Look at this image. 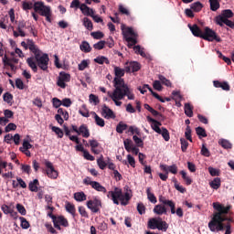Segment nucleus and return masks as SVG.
Instances as JSON below:
<instances>
[{
    "label": "nucleus",
    "instance_id": "nucleus-1",
    "mask_svg": "<svg viewBox=\"0 0 234 234\" xmlns=\"http://www.w3.org/2000/svg\"><path fill=\"white\" fill-rule=\"evenodd\" d=\"M113 71L115 78L113 80V91H108V96L112 100V101L115 103L116 107H122V101L121 100H123L125 96H127L128 100H134V93H133V90L127 84H125V81L123 80V76H125V66L124 69H122L118 66L113 67Z\"/></svg>",
    "mask_w": 234,
    "mask_h": 234
},
{
    "label": "nucleus",
    "instance_id": "nucleus-2",
    "mask_svg": "<svg viewBox=\"0 0 234 234\" xmlns=\"http://www.w3.org/2000/svg\"><path fill=\"white\" fill-rule=\"evenodd\" d=\"M213 207L217 211L214 213L212 220L208 223V228L210 231H223L224 230V223L222 222H234L232 218H228L226 215L229 213V209H231V206L225 207L224 205L215 202L213 203Z\"/></svg>",
    "mask_w": 234,
    "mask_h": 234
},
{
    "label": "nucleus",
    "instance_id": "nucleus-3",
    "mask_svg": "<svg viewBox=\"0 0 234 234\" xmlns=\"http://www.w3.org/2000/svg\"><path fill=\"white\" fill-rule=\"evenodd\" d=\"M29 50L34 53L35 56V58L30 57L27 59V63L28 67L31 68V70L37 72V67H39L41 70H48V61H50L48 54L39 50L34 41H29Z\"/></svg>",
    "mask_w": 234,
    "mask_h": 234
},
{
    "label": "nucleus",
    "instance_id": "nucleus-4",
    "mask_svg": "<svg viewBox=\"0 0 234 234\" xmlns=\"http://www.w3.org/2000/svg\"><path fill=\"white\" fill-rule=\"evenodd\" d=\"M107 197L112 200L113 204L116 206H120V203L122 206H127L129 200L133 198V194L131 191L123 193L122 188L115 187L113 190L108 192Z\"/></svg>",
    "mask_w": 234,
    "mask_h": 234
},
{
    "label": "nucleus",
    "instance_id": "nucleus-5",
    "mask_svg": "<svg viewBox=\"0 0 234 234\" xmlns=\"http://www.w3.org/2000/svg\"><path fill=\"white\" fill-rule=\"evenodd\" d=\"M232 16H233V11H231L230 9H225L221 12L220 15L216 16L215 21L217 25H219V27H224V25H227V27L233 28L234 23L233 21L229 20V18Z\"/></svg>",
    "mask_w": 234,
    "mask_h": 234
},
{
    "label": "nucleus",
    "instance_id": "nucleus-6",
    "mask_svg": "<svg viewBox=\"0 0 234 234\" xmlns=\"http://www.w3.org/2000/svg\"><path fill=\"white\" fill-rule=\"evenodd\" d=\"M122 36L125 39V41L128 43L129 48L132 47H134L138 41V35L136 32H134V29L133 27H125V26H122Z\"/></svg>",
    "mask_w": 234,
    "mask_h": 234
},
{
    "label": "nucleus",
    "instance_id": "nucleus-7",
    "mask_svg": "<svg viewBox=\"0 0 234 234\" xmlns=\"http://www.w3.org/2000/svg\"><path fill=\"white\" fill-rule=\"evenodd\" d=\"M34 10L46 17L47 21L50 22V16H52V10L50 6L45 5V3L42 1H37L34 3Z\"/></svg>",
    "mask_w": 234,
    "mask_h": 234
},
{
    "label": "nucleus",
    "instance_id": "nucleus-8",
    "mask_svg": "<svg viewBox=\"0 0 234 234\" xmlns=\"http://www.w3.org/2000/svg\"><path fill=\"white\" fill-rule=\"evenodd\" d=\"M46 166V175L51 180H56L58 176H59V173L56 168H54V165L50 161H45Z\"/></svg>",
    "mask_w": 234,
    "mask_h": 234
},
{
    "label": "nucleus",
    "instance_id": "nucleus-9",
    "mask_svg": "<svg viewBox=\"0 0 234 234\" xmlns=\"http://www.w3.org/2000/svg\"><path fill=\"white\" fill-rule=\"evenodd\" d=\"M202 39H206L207 41H218V43H220V37L217 36V33L213 31L209 27H206L203 36L201 37Z\"/></svg>",
    "mask_w": 234,
    "mask_h": 234
},
{
    "label": "nucleus",
    "instance_id": "nucleus-10",
    "mask_svg": "<svg viewBox=\"0 0 234 234\" xmlns=\"http://www.w3.org/2000/svg\"><path fill=\"white\" fill-rule=\"evenodd\" d=\"M69 81H70V75L69 73L60 72L58 77L57 85L60 87V89H66Z\"/></svg>",
    "mask_w": 234,
    "mask_h": 234
},
{
    "label": "nucleus",
    "instance_id": "nucleus-11",
    "mask_svg": "<svg viewBox=\"0 0 234 234\" xmlns=\"http://www.w3.org/2000/svg\"><path fill=\"white\" fill-rule=\"evenodd\" d=\"M86 206L92 213H98V211H100V207H101V201L98 198H94L89 200Z\"/></svg>",
    "mask_w": 234,
    "mask_h": 234
},
{
    "label": "nucleus",
    "instance_id": "nucleus-12",
    "mask_svg": "<svg viewBox=\"0 0 234 234\" xmlns=\"http://www.w3.org/2000/svg\"><path fill=\"white\" fill-rule=\"evenodd\" d=\"M25 27H27V23H25V22H23V21H21V22H19L18 23V26H17V27H16V30L17 31H16L15 29H14V27L13 26H10V27H11V29L13 30V36L15 37H25L26 36H27V33H25L24 31H23V28H25Z\"/></svg>",
    "mask_w": 234,
    "mask_h": 234
},
{
    "label": "nucleus",
    "instance_id": "nucleus-13",
    "mask_svg": "<svg viewBox=\"0 0 234 234\" xmlns=\"http://www.w3.org/2000/svg\"><path fill=\"white\" fill-rule=\"evenodd\" d=\"M154 131L155 133H157V134H161L162 137L164 138L165 142H169V140L171 139V137L169 135V131H167V129H165L164 127L160 128V126H158V124L154 125Z\"/></svg>",
    "mask_w": 234,
    "mask_h": 234
},
{
    "label": "nucleus",
    "instance_id": "nucleus-14",
    "mask_svg": "<svg viewBox=\"0 0 234 234\" xmlns=\"http://www.w3.org/2000/svg\"><path fill=\"white\" fill-rule=\"evenodd\" d=\"M160 169L166 175L172 173V175H176L178 173V167L176 165H160Z\"/></svg>",
    "mask_w": 234,
    "mask_h": 234
},
{
    "label": "nucleus",
    "instance_id": "nucleus-15",
    "mask_svg": "<svg viewBox=\"0 0 234 234\" xmlns=\"http://www.w3.org/2000/svg\"><path fill=\"white\" fill-rule=\"evenodd\" d=\"M124 67L126 72H138V69H140V64L136 61L126 62Z\"/></svg>",
    "mask_w": 234,
    "mask_h": 234
},
{
    "label": "nucleus",
    "instance_id": "nucleus-16",
    "mask_svg": "<svg viewBox=\"0 0 234 234\" xmlns=\"http://www.w3.org/2000/svg\"><path fill=\"white\" fill-rule=\"evenodd\" d=\"M101 114L104 118H106V120L116 118L114 112H112V110H111V108L107 107L106 105L102 106Z\"/></svg>",
    "mask_w": 234,
    "mask_h": 234
},
{
    "label": "nucleus",
    "instance_id": "nucleus-17",
    "mask_svg": "<svg viewBox=\"0 0 234 234\" xmlns=\"http://www.w3.org/2000/svg\"><path fill=\"white\" fill-rule=\"evenodd\" d=\"M188 27L190 29V31L192 32L193 36H195L196 37H202L204 32H202V30H200V27L197 25H188Z\"/></svg>",
    "mask_w": 234,
    "mask_h": 234
},
{
    "label": "nucleus",
    "instance_id": "nucleus-18",
    "mask_svg": "<svg viewBox=\"0 0 234 234\" xmlns=\"http://www.w3.org/2000/svg\"><path fill=\"white\" fill-rule=\"evenodd\" d=\"M80 10L82 12L83 16H91L92 14H95L94 9L89 7L85 4H81L80 5Z\"/></svg>",
    "mask_w": 234,
    "mask_h": 234
},
{
    "label": "nucleus",
    "instance_id": "nucleus-19",
    "mask_svg": "<svg viewBox=\"0 0 234 234\" xmlns=\"http://www.w3.org/2000/svg\"><path fill=\"white\" fill-rule=\"evenodd\" d=\"M154 213L155 215H166L167 214V208L165 207V205H156L154 207Z\"/></svg>",
    "mask_w": 234,
    "mask_h": 234
},
{
    "label": "nucleus",
    "instance_id": "nucleus-20",
    "mask_svg": "<svg viewBox=\"0 0 234 234\" xmlns=\"http://www.w3.org/2000/svg\"><path fill=\"white\" fill-rule=\"evenodd\" d=\"M78 134H80L83 138H89V136H90V132L89 131V128H87V125L82 124L79 128Z\"/></svg>",
    "mask_w": 234,
    "mask_h": 234
},
{
    "label": "nucleus",
    "instance_id": "nucleus-21",
    "mask_svg": "<svg viewBox=\"0 0 234 234\" xmlns=\"http://www.w3.org/2000/svg\"><path fill=\"white\" fill-rule=\"evenodd\" d=\"M161 219L162 218H150L148 221V228H150V229H157L158 224H160Z\"/></svg>",
    "mask_w": 234,
    "mask_h": 234
},
{
    "label": "nucleus",
    "instance_id": "nucleus-22",
    "mask_svg": "<svg viewBox=\"0 0 234 234\" xmlns=\"http://www.w3.org/2000/svg\"><path fill=\"white\" fill-rule=\"evenodd\" d=\"M65 209L68 213H69V215H71V217H73V218H76V207L74 204L67 202L65 205Z\"/></svg>",
    "mask_w": 234,
    "mask_h": 234
},
{
    "label": "nucleus",
    "instance_id": "nucleus-23",
    "mask_svg": "<svg viewBox=\"0 0 234 234\" xmlns=\"http://www.w3.org/2000/svg\"><path fill=\"white\" fill-rule=\"evenodd\" d=\"M123 145L127 153H131V151L136 147V145L134 144V143H133V140L131 139H125L123 141Z\"/></svg>",
    "mask_w": 234,
    "mask_h": 234
},
{
    "label": "nucleus",
    "instance_id": "nucleus-24",
    "mask_svg": "<svg viewBox=\"0 0 234 234\" xmlns=\"http://www.w3.org/2000/svg\"><path fill=\"white\" fill-rule=\"evenodd\" d=\"M90 145L94 154H100V149H98V147L100 146V143H98V141L90 140Z\"/></svg>",
    "mask_w": 234,
    "mask_h": 234
},
{
    "label": "nucleus",
    "instance_id": "nucleus-25",
    "mask_svg": "<svg viewBox=\"0 0 234 234\" xmlns=\"http://www.w3.org/2000/svg\"><path fill=\"white\" fill-rule=\"evenodd\" d=\"M1 209L5 215H11V217H16L17 215V212H15L14 209L10 208V207L6 205H3Z\"/></svg>",
    "mask_w": 234,
    "mask_h": 234
},
{
    "label": "nucleus",
    "instance_id": "nucleus-26",
    "mask_svg": "<svg viewBox=\"0 0 234 234\" xmlns=\"http://www.w3.org/2000/svg\"><path fill=\"white\" fill-rule=\"evenodd\" d=\"M126 158L127 160H122L123 165H127V164H129L131 167H136V160H134V157H133V155L128 154Z\"/></svg>",
    "mask_w": 234,
    "mask_h": 234
},
{
    "label": "nucleus",
    "instance_id": "nucleus-27",
    "mask_svg": "<svg viewBox=\"0 0 234 234\" xmlns=\"http://www.w3.org/2000/svg\"><path fill=\"white\" fill-rule=\"evenodd\" d=\"M82 25L86 30H89L90 32L92 31V21L89 17L82 18Z\"/></svg>",
    "mask_w": 234,
    "mask_h": 234
},
{
    "label": "nucleus",
    "instance_id": "nucleus-28",
    "mask_svg": "<svg viewBox=\"0 0 234 234\" xmlns=\"http://www.w3.org/2000/svg\"><path fill=\"white\" fill-rule=\"evenodd\" d=\"M146 195L149 202H151L152 204H156V202H158L154 194L151 192V187L146 188Z\"/></svg>",
    "mask_w": 234,
    "mask_h": 234
},
{
    "label": "nucleus",
    "instance_id": "nucleus-29",
    "mask_svg": "<svg viewBox=\"0 0 234 234\" xmlns=\"http://www.w3.org/2000/svg\"><path fill=\"white\" fill-rule=\"evenodd\" d=\"M190 8L193 12H200L204 8V5L200 2H195L190 5Z\"/></svg>",
    "mask_w": 234,
    "mask_h": 234
},
{
    "label": "nucleus",
    "instance_id": "nucleus-30",
    "mask_svg": "<svg viewBox=\"0 0 234 234\" xmlns=\"http://www.w3.org/2000/svg\"><path fill=\"white\" fill-rule=\"evenodd\" d=\"M208 1H209V5H210V10H212V12H217V10H218V8H220L219 0H208Z\"/></svg>",
    "mask_w": 234,
    "mask_h": 234
},
{
    "label": "nucleus",
    "instance_id": "nucleus-31",
    "mask_svg": "<svg viewBox=\"0 0 234 234\" xmlns=\"http://www.w3.org/2000/svg\"><path fill=\"white\" fill-rule=\"evenodd\" d=\"M91 187L95 189V191H99L100 193H107V188H105V186H101V184L96 181L93 183V186H91Z\"/></svg>",
    "mask_w": 234,
    "mask_h": 234
},
{
    "label": "nucleus",
    "instance_id": "nucleus-32",
    "mask_svg": "<svg viewBox=\"0 0 234 234\" xmlns=\"http://www.w3.org/2000/svg\"><path fill=\"white\" fill-rule=\"evenodd\" d=\"M74 198L77 202H84V200H87V195L83 192H77L74 194Z\"/></svg>",
    "mask_w": 234,
    "mask_h": 234
},
{
    "label": "nucleus",
    "instance_id": "nucleus-33",
    "mask_svg": "<svg viewBox=\"0 0 234 234\" xmlns=\"http://www.w3.org/2000/svg\"><path fill=\"white\" fill-rule=\"evenodd\" d=\"M127 133L136 134L137 136H142V132H140V129L134 125L129 126Z\"/></svg>",
    "mask_w": 234,
    "mask_h": 234
},
{
    "label": "nucleus",
    "instance_id": "nucleus-34",
    "mask_svg": "<svg viewBox=\"0 0 234 234\" xmlns=\"http://www.w3.org/2000/svg\"><path fill=\"white\" fill-rule=\"evenodd\" d=\"M168 229L169 224H167V222L162 220L161 218L159 224L157 225V229H159V231H167Z\"/></svg>",
    "mask_w": 234,
    "mask_h": 234
},
{
    "label": "nucleus",
    "instance_id": "nucleus-35",
    "mask_svg": "<svg viewBox=\"0 0 234 234\" xmlns=\"http://www.w3.org/2000/svg\"><path fill=\"white\" fill-rule=\"evenodd\" d=\"M209 186L212 189H218L220 187V177H216L209 182Z\"/></svg>",
    "mask_w": 234,
    "mask_h": 234
},
{
    "label": "nucleus",
    "instance_id": "nucleus-36",
    "mask_svg": "<svg viewBox=\"0 0 234 234\" xmlns=\"http://www.w3.org/2000/svg\"><path fill=\"white\" fill-rule=\"evenodd\" d=\"M39 185V181L37 179L33 180L29 183V191L33 193H37V186Z\"/></svg>",
    "mask_w": 234,
    "mask_h": 234
},
{
    "label": "nucleus",
    "instance_id": "nucleus-37",
    "mask_svg": "<svg viewBox=\"0 0 234 234\" xmlns=\"http://www.w3.org/2000/svg\"><path fill=\"white\" fill-rule=\"evenodd\" d=\"M180 175L182 176L183 180H185L186 186H191V184H193V180L187 176V173H186V171L182 170L180 172Z\"/></svg>",
    "mask_w": 234,
    "mask_h": 234
},
{
    "label": "nucleus",
    "instance_id": "nucleus-38",
    "mask_svg": "<svg viewBox=\"0 0 234 234\" xmlns=\"http://www.w3.org/2000/svg\"><path fill=\"white\" fill-rule=\"evenodd\" d=\"M218 144L221 145V147H223V149H231L232 147L231 143L226 139H220Z\"/></svg>",
    "mask_w": 234,
    "mask_h": 234
},
{
    "label": "nucleus",
    "instance_id": "nucleus-39",
    "mask_svg": "<svg viewBox=\"0 0 234 234\" xmlns=\"http://www.w3.org/2000/svg\"><path fill=\"white\" fill-rule=\"evenodd\" d=\"M95 63H98L99 65H103V63H106V65H109V58L107 57L100 56L94 58Z\"/></svg>",
    "mask_w": 234,
    "mask_h": 234
},
{
    "label": "nucleus",
    "instance_id": "nucleus-40",
    "mask_svg": "<svg viewBox=\"0 0 234 234\" xmlns=\"http://www.w3.org/2000/svg\"><path fill=\"white\" fill-rule=\"evenodd\" d=\"M133 50L135 54H140L142 58H147V54H145L144 48H141L140 46H134Z\"/></svg>",
    "mask_w": 234,
    "mask_h": 234
},
{
    "label": "nucleus",
    "instance_id": "nucleus-41",
    "mask_svg": "<svg viewBox=\"0 0 234 234\" xmlns=\"http://www.w3.org/2000/svg\"><path fill=\"white\" fill-rule=\"evenodd\" d=\"M93 114L96 125H99V127H105V121L98 116L96 112H94Z\"/></svg>",
    "mask_w": 234,
    "mask_h": 234
},
{
    "label": "nucleus",
    "instance_id": "nucleus-42",
    "mask_svg": "<svg viewBox=\"0 0 234 234\" xmlns=\"http://www.w3.org/2000/svg\"><path fill=\"white\" fill-rule=\"evenodd\" d=\"M80 48L82 52H90L91 48H90V45L89 44V42L87 41H83L80 46Z\"/></svg>",
    "mask_w": 234,
    "mask_h": 234
},
{
    "label": "nucleus",
    "instance_id": "nucleus-43",
    "mask_svg": "<svg viewBox=\"0 0 234 234\" xmlns=\"http://www.w3.org/2000/svg\"><path fill=\"white\" fill-rule=\"evenodd\" d=\"M185 114H186L188 118H193V107H191V104H185Z\"/></svg>",
    "mask_w": 234,
    "mask_h": 234
},
{
    "label": "nucleus",
    "instance_id": "nucleus-44",
    "mask_svg": "<svg viewBox=\"0 0 234 234\" xmlns=\"http://www.w3.org/2000/svg\"><path fill=\"white\" fill-rule=\"evenodd\" d=\"M89 101L92 105H98V103H100V98L97 95L91 93L89 96Z\"/></svg>",
    "mask_w": 234,
    "mask_h": 234
},
{
    "label": "nucleus",
    "instance_id": "nucleus-45",
    "mask_svg": "<svg viewBox=\"0 0 234 234\" xmlns=\"http://www.w3.org/2000/svg\"><path fill=\"white\" fill-rule=\"evenodd\" d=\"M57 222L58 224H60V226H64V228H69V220L63 216L57 218Z\"/></svg>",
    "mask_w": 234,
    "mask_h": 234
},
{
    "label": "nucleus",
    "instance_id": "nucleus-46",
    "mask_svg": "<svg viewBox=\"0 0 234 234\" xmlns=\"http://www.w3.org/2000/svg\"><path fill=\"white\" fill-rule=\"evenodd\" d=\"M133 140L135 144V147H144V140H142V138L138 137V135H133Z\"/></svg>",
    "mask_w": 234,
    "mask_h": 234
},
{
    "label": "nucleus",
    "instance_id": "nucleus-47",
    "mask_svg": "<svg viewBox=\"0 0 234 234\" xmlns=\"http://www.w3.org/2000/svg\"><path fill=\"white\" fill-rule=\"evenodd\" d=\"M126 129H127V124L123 123L122 122H119L116 127V131L117 133H119V134H122L123 131H126Z\"/></svg>",
    "mask_w": 234,
    "mask_h": 234
},
{
    "label": "nucleus",
    "instance_id": "nucleus-48",
    "mask_svg": "<svg viewBox=\"0 0 234 234\" xmlns=\"http://www.w3.org/2000/svg\"><path fill=\"white\" fill-rule=\"evenodd\" d=\"M22 8L23 10H32L34 8V4L32 2H27L23 1L22 2Z\"/></svg>",
    "mask_w": 234,
    "mask_h": 234
},
{
    "label": "nucleus",
    "instance_id": "nucleus-49",
    "mask_svg": "<svg viewBox=\"0 0 234 234\" xmlns=\"http://www.w3.org/2000/svg\"><path fill=\"white\" fill-rule=\"evenodd\" d=\"M196 133L199 138H206L207 136V133H206V130L202 127H197L196 129Z\"/></svg>",
    "mask_w": 234,
    "mask_h": 234
},
{
    "label": "nucleus",
    "instance_id": "nucleus-50",
    "mask_svg": "<svg viewBox=\"0 0 234 234\" xmlns=\"http://www.w3.org/2000/svg\"><path fill=\"white\" fill-rule=\"evenodd\" d=\"M19 220L21 222V228L23 229H28V228H30V223L27 220V218L20 217Z\"/></svg>",
    "mask_w": 234,
    "mask_h": 234
},
{
    "label": "nucleus",
    "instance_id": "nucleus-51",
    "mask_svg": "<svg viewBox=\"0 0 234 234\" xmlns=\"http://www.w3.org/2000/svg\"><path fill=\"white\" fill-rule=\"evenodd\" d=\"M28 149H32V144L28 142V140L25 139L22 146L20 147V151H27Z\"/></svg>",
    "mask_w": 234,
    "mask_h": 234
},
{
    "label": "nucleus",
    "instance_id": "nucleus-52",
    "mask_svg": "<svg viewBox=\"0 0 234 234\" xmlns=\"http://www.w3.org/2000/svg\"><path fill=\"white\" fill-rule=\"evenodd\" d=\"M90 61L84 59L82 60L79 65H78V69L79 70H85V69H87L90 65Z\"/></svg>",
    "mask_w": 234,
    "mask_h": 234
},
{
    "label": "nucleus",
    "instance_id": "nucleus-53",
    "mask_svg": "<svg viewBox=\"0 0 234 234\" xmlns=\"http://www.w3.org/2000/svg\"><path fill=\"white\" fill-rule=\"evenodd\" d=\"M159 81H161L163 85H165V87H171V81L163 75H159Z\"/></svg>",
    "mask_w": 234,
    "mask_h": 234
},
{
    "label": "nucleus",
    "instance_id": "nucleus-54",
    "mask_svg": "<svg viewBox=\"0 0 234 234\" xmlns=\"http://www.w3.org/2000/svg\"><path fill=\"white\" fill-rule=\"evenodd\" d=\"M51 131H53V133H56L58 138L63 136V130H61L59 127L52 126Z\"/></svg>",
    "mask_w": 234,
    "mask_h": 234
},
{
    "label": "nucleus",
    "instance_id": "nucleus-55",
    "mask_svg": "<svg viewBox=\"0 0 234 234\" xmlns=\"http://www.w3.org/2000/svg\"><path fill=\"white\" fill-rule=\"evenodd\" d=\"M58 114H59L60 116H63L64 120H69V112L63 110V108H59L58 110Z\"/></svg>",
    "mask_w": 234,
    "mask_h": 234
},
{
    "label": "nucleus",
    "instance_id": "nucleus-56",
    "mask_svg": "<svg viewBox=\"0 0 234 234\" xmlns=\"http://www.w3.org/2000/svg\"><path fill=\"white\" fill-rule=\"evenodd\" d=\"M3 98H4V101H5V103H12V101L14 100V97L12 96V94H10L8 92L5 93Z\"/></svg>",
    "mask_w": 234,
    "mask_h": 234
},
{
    "label": "nucleus",
    "instance_id": "nucleus-57",
    "mask_svg": "<svg viewBox=\"0 0 234 234\" xmlns=\"http://www.w3.org/2000/svg\"><path fill=\"white\" fill-rule=\"evenodd\" d=\"M180 142H181V149H182L183 153H186V151H187V147H188L189 144L184 138H181Z\"/></svg>",
    "mask_w": 234,
    "mask_h": 234
},
{
    "label": "nucleus",
    "instance_id": "nucleus-58",
    "mask_svg": "<svg viewBox=\"0 0 234 234\" xmlns=\"http://www.w3.org/2000/svg\"><path fill=\"white\" fill-rule=\"evenodd\" d=\"M201 154L203 156H206L207 158H208V156H210V153H209V149H207V147H206V144H203L202 145V148H201Z\"/></svg>",
    "mask_w": 234,
    "mask_h": 234
},
{
    "label": "nucleus",
    "instance_id": "nucleus-59",
    "mask_svg": "<svg viewBox=\"0 0 234 234\" xmlns=\"http://www.w3.org/2000/svg\"><path fill=\"white\" fill-rule=\"evenodd\" d=\"M105 47V41L101 40L93 45V48L96 50H101Z\"/></svg>",
    "mask_w": 234,
    "mask_h": 234
},
{
    "label": "nucleus",
    "instance_id": "nucleus-60",
    "mask_svg": "<svg viewBox=\"0 0 234 234\" xmlns=\"http://www.w3.org/2000/svg\"><path fill=\"white\" fill-rule=\"evenodd\" d=\"M16 129H17V125L10 122L8 125L5 126V133H10V131H16Z\"/></svg>",
    "mask_w": 234,
    "mask_h": 234
},
{
    "label": "nucleus",
    "instance_id": "nucleus-61",
    "mask_svg": "<svg viewBox=\"0 0 234 234\" xmlns=\"http://www.w3.org/2000/svg\"><path fill=\"white\" fill-rule=\"evenodd\" d=\"M16 209L18 211V213H20V215H27V209L25 208V207L21 204H16Z\"/></svg>",
    "mask_w": 234,
    "mask_h": 234
},
{
    "label": "nucleus",
    "instance_id": "nucleus-62",
    "mask_svg": "<svg viewBox=\"0 0 234 234\" xmlns=\"http://www.w3.org/2000/svg\"><path fill=\"white\" fill-rule=\"evenodd\" d=\"M185 136L186 140H188L189 142H193V139L191 138V127L186 126Z\"/></svg>",
    "mask_w": 234,
    "mask_h": 234
},
{
    "label": "nucleus",
    "instance_id": "nucleus-63",
    "mask_svg": "<svg viewBox=\"0 0 234 234\" xmlns=\"http://www.w3.org/2000/svg\"><path fill=\"white\" fill-rule=\"evenodd\" d=\"M153 87L155 90H159V91H161L163 89L162 83L160 82V80H154L153 83Z\"/></svg>",
    "mask_w": 234,
    "mask_h": 234
},
{
    "label": "nucleus",
    "instance_id": "nucleus-64",
    "mask_svg": "<svg viewBox=\"0 0 234 234\" xmlns=\"http://www.w3.org/2000/svg\"><path fill=\"white\" fill-rule=\"evenodd\" d=\"M63 107H70L72 105V101L69 98H65L61 101Z\"/></svg>",
    "mask_w": 234,
    "mask_h": 234
}]
</instances>
